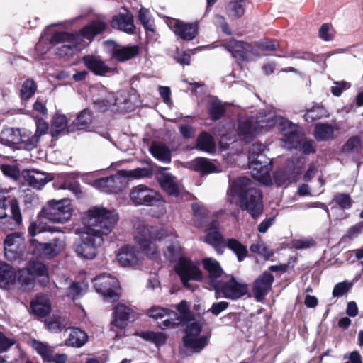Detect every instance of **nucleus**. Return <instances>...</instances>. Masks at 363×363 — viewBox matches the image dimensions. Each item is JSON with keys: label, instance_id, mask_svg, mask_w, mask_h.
I'll return each mask as SVG.
<instances>
[{"label": "nucleus", "instance_id": "nucleus-38", "mask_svg": "<svg viewBox=\"0 0 363 363\" xmlns=\"http://www.w3.org/2000/svg\"><path fill=\"white\" fill-rule=\"evenodd\" d=\"M88 340L86 333L79 328H73L67 340L66 344L77 348L82 347Z\"/></svg>", "mask_w": 363, "mask_h": 363}, {"label": "nucleus", "instance_id": "nucleus-47", "mask_svg": "<svg viewBox=\"0 0 363 363\" xmlns=\"http://www.w3.org/2000/svg\"><path fill=\"white\" fill-rule=\"evenodd\" d=\"M138 19L146 33H155L154 21L150 18L149 9L141 7L138 11Z\"/></svg>", "mask_w": 363, "mask_h": 363}, {"label": "nucleus", "instance_id": "nucleus-11", "mask_svg": "<svg viewBox=\"0 0 363 363\" xmlns=\"http://www.w3.org/2000/svg\"><path fill=\"white\" fill-rule=\"evenodd\" d=\"M96 291L111 301H116L119 298L118 291L120 284L118 279L110 274H103L96 277L94 281Z\"/></svg>", "mask_w": 363, "mask_h": 363}, {"label": "nucleus", "instance_id": "nucleus-37", "mask_svg": "<svg viewBox=\"0 0 363 363\" xmlns=\"http://www.w3.org/2000/svg\"><path fill=\"white\" fill-rule=\"evenodd\" d=\"M67 118L65 115H55L51 121L50 134L57 139L58 135L66 128L68 130Z\"/></svg>", "mask_w": 363, "mask_h": 363}, {"label": "nucleus", "instance_id": "nucleus-27", "mask_svg": "<svg viewBox=\"0 0 363 363\" xmlns=\"http://www.w3.org/2000/svg\"><path fill=\"white\" fill-rule=\"evenodd\" d=\"M92 112L89 108H84L79 112L77 118L68 126V132H74L88 127L92 122Z\"/></svg>", "mask_w": 363, "mask_h": 363}, {"label": "nucleus", "instance_id": "nucleus-58", "mask_svg": "<svg viewBox=\"0 0 363 363\" xmlns=\"http://www.w3.org/2000/svg\"><path fill=\"white\" fill-rule=\"evenodd\" d=\"M334 201L339 205L342 209H350L352 206V199L350 196L345 193H339L334 196Z\"/></svg>", "mask_w": 363, "mask_h": 363}, {"label": "nucleus", "instance_id": "nucleus-48", "mask_svg": "<svg viewBox=\"0 0 363 363\" xmlns=\"http://www.w3.org/2000/svg\"><path fill=\"white\" fill-rule=\"evenodd\" d=\"M244 1H228L225 6V10L229 18L238 19L245 13Z\"/></svg>", "mask_w": 363, "mask_h": 363}, {"label": "nucleus", "instance_id": "nucleus-29", "mask_svg": "<svg viewBox=\"0 0 363 363\" xmlns=\"http://www.w3.org/2000/svg\"><path fill=\"white\" fill-rule=\"evenodd\" d=\"M195 148L208 153H213L216 150L214 138L206 131H202L197 137Z\"/></svg>", "mask_w": 363, "mask_h": 363}, {"label": "nucleus", "instance_id": "nucleus-25", "mask_svg": "<svg viewBox=\"0 0 363 363\" xmlns=\"http://www.w3.org/2000/svg\"><path fill=\"white\" fill-rule=\"evenodd\" d=\"M30 186L40 189L52 180V177L37 169L28 170L24 175Z\"/></svg>", "mask_w": 363, "mask_h": 363}, {"label": "nucleus", "instance_id": "nucleus-43", "mask_svg": "<svg viewBox=\"0 0 363 363\" xmlns=\"http://www.w3.org/2000/svg\"><path fill=\"white\" fill-rule=\"evenodd\" d=\"M225 107L222 101L216 99L210 103L208 108V114L211 120L216 121L225 115Z\"/></svg>", "mask_w": 363, "mask_h": 363}, {"label": "nucleus", "instance_id": "nucleus-8", "mask_svg": "<svg viewBox=\"0 0 363 363\" xmlns=\"http://www.w3.org/2000/svg\"><path fill=\"white\" fill-rule=\"evenodd\" d=\"M130 198L135 206L160 207L165 203L160 194L144 184L134 186L130 191Z\"/></svg>", "mask_w": 363, "mask_h": 363}, {"label": "nucleus", "instance_id": "nucleus-16", "mask_svg": "<svg viewBox=\"0 0 363 363\" xmlns=\"http://www.w3.org/2000/svg\"><path fill=\"white\" fill-rule=\"evenodd\" d=\"M274 281V276L268 271H264L255 279L252 284V291L255 298L258 301H261L265 298L272 289Z\"/></svg>", "mask_w": 363, "mask_h": 363}, {"label": "nucleus", "instance_id": "nucleus-59", "mask_svg": "<svg viewBox=\"0 0 363 363\" xmlns=\"http://www.w3.org/2000/svg\"><path fill=\"white\" fill-rule=\"evenodd\" d=\"M67 296L73 300L79 298L82 295V289L77 282L72 283L67 289Z\"/></svg>", "mask_w": 363, "mask_h": 363}, {"label": "nucleus", "instance_id": "nucleus-33", "mask_svg": "<svg viewBox=\"0 0 363 363\" xmlns=\"http://www.w3.org/2000/svg\"><path fill=\"white\" fill-rule=\"evenodd\" d=\"M149 151L155 159L163 163L168 164L171 162V151L167 145L162 143H152Z\"/></svg>", "mask_w": 363, "mask_h": 363}, {"label": "nucleus", "instance_id": "nucleus-6", "mask_svg": "<svg viewBox=\"0 0 363 363\" xmlns=\"http://www.w3.org/2000/svg\"><path fill=\"white\" fill-rule=\"evenodd\" d=\"M182 343L185 348L190 349L192 353L201 352L208 344L210 336L201 335L203 327L202 319L193 318L185 324Z\"/></svg>", "mask_w": 363, "mask_h": 363}, {"label": "nucleus", "instance_id": "nucleus-55", "mask_svg": "<svg viewBox=\"0 0 363 363\" xmlns=\"http://www.w3.org/2000/svg\"><path fill=\"white\" fill-rule=\"evenodd\" d=\"M353 286V284L348 281H343L336 284L333 290V297H341L347 294Z\"/></svg>", "mask_w": 363, "mask_h": 363}, {"label": "nucleus", "instance_id": "nucleus-15", "mask_svg": "<svg viewBox=\"0 0 363 363\" xmlns=\"http://www.w3.org/2000/svg\"><path fill=\"white\" fill-rule=\"evenodd\" d=\"M258 118L262 128H269L277 126L280 131H286L291 129L292 127H296L291 121L272 112L267 113L265 111H260Z\"/></svg>", "mask_w": 363, "mask_h": 363}, {"label": "nucleus", "instance_id": "nucleus-10", "mask_svg": "<svg viewBox=\"0 0 363 363\" xmlns=\"http://www.w3.org/2000/svg\"><path fill=\"white\" fill-rule=\"evenodd\" d=\"M301 173V164L293 159H289L273 173L274 182L278 186L286 183H295L299 179Z\"/></svg>", "mask_w": 363, "mask_h": 363}, {"label": "nucleus", "instance_id": "nucleus-18", "mask_svg": "<svg viewBox=\"0 0 363 363\" xmlns=\"http://www.w3.org/2000/svg\"><path fill=\"white\" fill-rule=\"evenodd\" d=\"M82 62L86 67L96 76L104 77L116 72L115 68L108 66L99 56L85 55L82 57Z\"/></svg>", "mask_w": 363, "mask_h": 363}, {"label": "nucleus", "instance_id": "nucleus-49", "mask_svg": "<svg viewBox=\"0 0 363 363\" xmlns=\"http://www.w3.org/2000/svg\"><path fill=\"white\" fill-rule=\"evenodd\" d=\"M328 116L326 109L323 106L316 104L308 110L303 117L305 121L309 123Z\"/></svg>", "mask_w": 363, "mask_h": 363}, {"label": "nucleus", "instance_id": "nucleus-2", "mask_svg": "<svg viewBox=\"0 0 363 363\" xmlns=\"http://www.w3.org/2000/svg\"><path fill=\"white\" fill-rule=\"evenodd\" d=\"M203 267L208 273V284L210 289L215 291L216 299H218L222 294L224 298L235 301L248 293V285L242 281L238 280L234 276H231L228 281H223V270L216 259L211 257L203 259Z\"/></svg>", "mask_w": 363, "mask_h": 363}, {"label": "nucleus", "instance_id": "nucleus-63", "mask_svg": "<svg viewBox=\"0 0 363 363\" xmlns=\"http://www.w3.org/2000/svg\"><path fill=\"white\" fill-rule=\"evenodd\" d=\"M315 242L312 238L296 240L293 247L296 250L308 249L315 245Z\"/></svg>", "mask_w": 363, "mask_h": 363}, {"label": "nucleus", "instance_id": "nucleus-57", "mask_svg": "<svg viewBox=\"0 0 363 363\" xmlns=\"http://www.w3.org/2000/svg\"><path fill=\"white\" fill-rule=\"evenodd\" d=\"M351 87V84L345 80L333 82V86L331 87L330 91L334 96L339 97L341 96L344 91L349 89Z\"/></svg>", "mask_w": 363, "mask_h": 363}, {"label": "nucleus", "instance_id": "nucleus-46", "mask_svg": "<svg viewBox=\"0 0 363 363\" xmlns=\"http://www.w3.org/2000/svg\"><path fill=\"white\" fill-rule=\"evenodd\" d=\"M30 309L33 315L38 318L46 317L51 311V306L48 301L35 300L30 303Z\"/></svg>", "mask_w": 363, "mask_h": 363}, {"label": "nucleus", "instance_id": "nucleus-54", "mask_svg": "<svg viewBox=\"0 0 363 363\" xmlns=\"http://www.w3.org/2000/svg\"><path fill=\"white\" fill-rule=\"evenodd\" d=\"M9 204L11 213L10 218L15 221L16 225H21L22 223V215L18 200L16 199H11L9 201Z\"/></svg>", "mask_w": 363, "mask_h": 363}, {"label": "nucleus", "instance_id": "nucleus-39", "mask_svg": "<svg viewBox=\"0 0 363 363\" xmlns=\"http://www.w3.org/2000/svg\"><path fill=\"white\" fill-rule=\"evenodd\" d=\"M203 241L213 246L225 243L226 239L223 237L218 228L212 223L206 230V236Z\"/></svg>", "mask_w": 363, "mask_h": 363}, {"label": "nucleus", "instance_id": "nucleus-61", "mask_svg": "<svg viewBox=\"0 0 363 363\" xmlns=\"http://www.w3.org/2000/svg\"><path fill=\"white\" fill-rule=\"evenodd\" d=\"M169 310L161 307H152L148 312L150 318L156 320H162L164 318Z\"/></svg>", "mask_w": 363, "mask_h": 363}, {"label": "nucleus", "instance_id": "nucleus-36", "mask_svg": "<svg viewBox=\"0 0 363 363\" xmlns=\"http://www.w3.org/2000/svg\"><path fill=\"white\" fill-rule=\"evenodd\" d=\"M135 335L145 340V341L153 343L157 347L164 345L167 341L166 335L164 333L160 332L147 330L136 332Z\"/></svg>", "mask_w": 363, "mask_h": 363}, {"label": "nucleus", "instance_id": "nucleus-56", "mask_svg": "<svg viewBox=\"0 0 363 363\" xmlns=\"http://www.w3.org/2000/svg\"><path fill=\"white\" fill-rule=\"evenodd\" d=\"M143 233L152 240H161L166 235L164 230L152 226L144 227Z\"/></svg>", "mask_w": 363, "mask_h": 363}, {"label": "nucleus", "instance_id": "nucleus-4", "mask_svg": "<svg viewBox=\"0 0 363 363\" xmlns=\"http://www.w3.org/2000/svg\"><path fill=\"white\" fill-rule=\"evenodd\" d=\"M107 28L106 23L99 20H93L83 26L79 33L57 32L52 35L50 42L52 44L61 43L56 48V55L60 57L73 56L78 50V46L86 39L91 42L94 38L104 33Z\"/></svg>", "mask_w": 363, "mask_h": 363}, {"label": "nucleus", "instance_id": "nucleus-34", "mask_svg": "<svg viewBox=\"0 0 363 363\" xmlns=\"http://www.w3.org/2000/svg\"><path fill=\"white\" fill-rule=\"evenodd\" d=\"M153 174L152 167H137L133 169H121L119 170V175L121 179H141L143 177H149Z\"/></svg>", "mask_w": 363, "mask_h": 363}, {"label": "nucleus", "instance_id": "nucleus-22", "mask_svg": "<svg viewBox=\"0 0 363 363\" xmlns=\"http://www.w3.org/2000/svg\"><path fill=\"white\" fill-rule=\"evenodd\" d=\"M111 26L128 34L135 32L133 16L128 11L114 15L111 21Z\"/></svg>", "mask_w": 363, "mask_h": 363}, {"label": "nucleus", "instance_id": "nucleus-9", "mask_svg": "<svg viewBox=\"0 0 363 363\" xmlns=\"http://www.w3.org/2000/svg\"><path fill=\"white\" fill-rule=\"evenodd\" d=\"M36 130L35 133L30 137L26 136L25 134H21L19 129L16 131L12 130L13 134L17 133V136L12 139L14 144L20 145V148L26 150H32L35 148L40 140L42 135H45L49 129V124L41 118L35 120Z\"/></svg>", "mask_w": 363, "mask_h": 363}, {"label": "nucleus", "instance_id": "nucleus-26", "mask_svg": "<svg viewBox=\"0 0 363 363\" xmlns=\"http://www.w3.org/2000/svg\"><path fill=\"white\" fill-rule=\"evenodd\" d=\"M16 281V272L10 264L0 262V288L8 289Z\"/></svg>", "mask_w": 363, "mask_h": 363}, {"label": "nucleus", "instance_id": "nucleus-51", "mask_svg": "<svg viewBox=\"0 0 363 363\" xmlns=\"http://www.w3.org/2000/svg\"><path fill=\"white\" fill-rule=\"evenodd\" d=\"M37 89V86L34 80L31 79H26L22 84L21 89V98L28 99L34 95Z\"/></svg>", "mask_w": 363, "mask_h": 363}, {"label": "nucleus", "instance_id": "nucleus-64", "mask_svg": "<svg viewBox=\"0 0 363 363\" xmlns=\"http://www.w3.org/2000/svg\"><path fill=\"white\" fill-rule=\"evenodd\" d=\"M44 231H50L53 233L55 231L54 228L52 227H40L35 223H31L28 228V233L31 237H35L38 233H43Z\"/></svg>", "mask_w": 363, "mask_h": 363}, {"label": "nucleus", "instance_id": "nucleus-21", "mask_svg": "<svg viewBox=\"0 0 363 363\" xmlns=\"http://www.w3.org/2000/svg\"><path fill=\"white\" fill-rule=\"evenodd\" d=\"M30 243L33 245H35V248L40 254L48 257L57 256L63 249V242L57 238H54L48 242H40L33 238Z\"/></svg>", "mask_w": 363, "mask_h": 363}, {"label": "nucleus", "instance_id": "nucleus-45", "mask_svg": "<svg viewBox=\"0 0 363 363\" xmlns=\"http://www.w3.org/2000/svg\"><path fill=\"white\" fill-rule=\"evenodd\" d=\"M31 345L44 362L51 361V355L53 354V350L46 342L34 339L31 341Z\"/></svg>", "mask_w": 363, "mask_h": 363}, {"label": "nucleus", "instance_id": "nucleus-53", "mask_svg": "<svg viewBox=\"0 0 363 363\" xmlns=\"http://www.w3.org/2000/svg\"><path fill=\"white\" fill-rule=\"evenodd\" d=\"M280 51L281 52V54L273 55L275 57H293V58L310 61L311 60L310 57H311V54H312V52L301 50H296L295 52H291L283 51L282 50H280Z\"/></svg>", "mask_w": 363, "mask_h": 363}, {"label": "nucleus", "instance_id": "nucleus-14", "mask_svg": "<svg viewBox=\"0 0 363 363\" xmlns=\"http://www.w3.org/2000/svg\"><path fill=\"white\" fill-rule=\"evenodd\" d=\"M105 43L111 48V58L120 62H126L139 54L140 49L137 45H121L113 40H108Z\"/></svg>", "mask_w": 363, "mask_h": 363}, {"label": "nucleus", "instance_id": "nucleus-41", "mask_svg": "<svg viewBox=\"0 0 363 363\" xmlns=\"http://www.w3.org/2000/svg\"><path fill=\"white\" fill-rule=\"evenodd\" d=\"M18 281L21 289L27 292L34 288L35 279L25 267L18 271Z\"/></svg>", "mask_w": 363, "mask_h": 363}, {"label": "nucleus", "instance_id": "nucleus-13", "mask_svg": "<svg viewBox=\"0 0 363 363\" xmlns=\"http://www.w3.org/2000/svg\"><path fill=\"white\" fill-rule=\"evenodd\" d=\"M248 167L252 177L257 180L269 177L272 168L271 160L264 153L248 156Z\"/></svg>", "mask_w": 363, "mask_h": 363}, {"label": "nucleus", "instance_id": "nucleus-5", "mask_svg": "<svg viewBox=\"0 0 363 363\" xmlns=\"http://www.w3.org/2000/svg\"><path fill=\"white\" fill-rule=\"evenodd\" d=\"M164 256L170 262H177L175 272L180 277L181 281L186 289L194 291L196 286L191 281H200L202 272L191 260L182 255V247L178 241H167L164 250Z\"/></svg>", "mask_w": 363, "mask_h": 363}, {"label": "nucleus", "instance_id": "nucleus-50", "mask_svg": "<svg viewBox=\"0 0 363 363\" xmlns=\"http://www.w3.org/2000/svg\"><path fill=\"white\" fill-rule=\"evenodd\" d=\"M177 315V313L176 312L169 311L164 318L157 322L159 327L164 330L166 328H175L178 325H180L175 318Z\"/></svg>", "mask_w": 363, "mask_h": 363}, {"label": "nucleus", "instance_id": "nucleus-23", "mask_svg": "<svg viewBox=\"0 0 363 363\" xmlns=\"http://www.w3.org/2000/svg\"><path fill=\"white\" fill-rule=\"evenodd\" d=\"M156 179L161 188L169 195L177 197L180 191L176 181V177L171 173H157Z\"/></svg>", "mask_w": 363, "mask_h": 363}, {"label": "nucleus", "instance_id": "nucleus-30", "mask_svg": "<svg viewBox=\"0 0 363 363\" xmlns=\"http://www.w3.org/2000/svg\"><path fill=\"white\" fill-rule=\"evenodd\" d=\"M191 168L201 175H206L217 172V167L209 159L196 157L191 162Z\"/></svg>", "mask_w": 363, "mask_h": 363}, {"label": "nucleus", "instance_id": "nucleus-35", "mask_svg": "<svg viewBox=\"0 0 363 363\" xmlns=\"http://www.w3.org/2000/svg\"><path fill=\"white\" fill-rule=\"evenodd\" d=\"M145 234L142 235V238L138 239V244L141 250L147 255L150 259L157 260L159 259L160 255L153 240L145 237Z\"/></svg>", "mask_w": 363, "mask_h": 363}, {"label": "nucleus", "instance_id": "nucleus-60", "mask_svg": "<svg viewBox=\"0 0 363 363\" xmlns=\"http://www.w3.org/2000/svg\"><path fill=\"white\" fill-rule=\"evenodd\" d=\"M258 48L262 51H274L279 49V43L277 40L260 41Z\"/></svg>", "mask_w": 363, "mask_h": 363}, {"label": "nucleus", "instance_id": "nucleus-3", "mask_svg": "<svg viewBox=\"0 0 363 363\" xmlns=\"http://www.w3.org/2000/svg\"><path fill=\"white\" fill-rule=\"evenodd\" d=\"M229 192L236 200L237 205L242 211L257 220L264 212L262 191L255 187L253 182L247 177H239L230 181Z\"/></svg>", "mask_w": 363, "mask_h": 363}, {"label": "nucleus", "instance_id": "nucleus-1", "mask_svg": "<svg viewBox=\"0 0 363 363\" xmlns=\"http://www.w3.org/2000/svg\"><path fill=\"white\" fill-rule=\"evenodd\" d=\"M118 219V214L115 211L101 206L90 208L87 215L82 218L83 235L74 244L77 255L84 259H94L98 247L104 243L103 236L112 231Z\"/></svg>", "mask_w": 363, "mask_h": 363}, {"label": "nucleus", "instance_id": "nucleus-44", "mask_svg": "<svg viewBox=\"0 0 363 363\" xmlns=\"http://www.w3.org/2000/svg\"><path fill=\"white\" fill-rule=\"evenodd\" d=\"M31 345L44 362L51 361V355L53 354V350L46 342L34 339L31 341Z\"/></svg>", "mask_w": 363, "mask_h": 363}, {"label": "nucleus", "instance_id": "nucleus-20", "mask_svg": "<svg viewBox=\"0 0 363 363\" xmlns=\"http://www.w3.org/2000/svg\"><path fill=\"white\" fill-rule=\"evenodd\" d=\"M26 269L35 278L38 284L42 287H46L50 284V277L48 267L40 261L32 259L28 261L26 267Z\"/></svg>", "mask_w": 363, "mask_h": 363}, {"label": "nucleus", "instance_id": "nucleus-24", "mask_svg": "<svg viewBox=\"0 0 363 363\" xmlns=\"http://www.w3.org/2000/svg\"><path fill=\"white\" fill-rule=\"evenodd\" d=\"M117 260L119 264L123 267L137 264L138 259L135 247L126 245L120 248L117 254Z\"/></svg>", "mask_w": 363, "mask_h": 363}, {"label": "nucleus", "instance_id": "nucleus-42", "mask_svg": "<svg viewBox=\"0 0 363 363\" xmlns=\"http://www.w3.org/2000/svg\"><path fill=\"white\" fill-rule=\"evenodd\" d=\"M119 171L115 174L106 177H103L95 180V186L103 191L111 190L115 186V184L122 183Z\"/></svg>", "mask_w": 363, "mask_h": 363}, {"label": "nucleus", "instance_id": "nucleus-28", "mask_svg": "<svg viewBox=\"0 0 363 363\" xmlns=\"http://www.w3.org/2000/svg\"><path fill=\"white\" fill-rule=\"evenodd\" d=\"M113 314L112 324L121 329L125 328L128 325L127 322L132 318L131 310L124 305L115 307Z\"/></svg>", "mask_w": 363, "mask_h": 363}, {"label": "nucleus", "instance_id": "nucleus-32", "mask_svg": "<svg viewBox=\"0 0 363 363\" xmlns=\"http://www.w3.org/2000/svg\"><path fill=\"white\" fill-rule=\"evenodd\" d=\"M225 244L227 248L235 255L238 262H242L247 257L248 250L247 246L238 239L227 238Z\"/></svg>", "mask_w": 363, "mask_h": 363}, {"label": "nucleus", "instance_id": "nucleus-17", "mask_svg": "<svg viewBox=\"0 0 363 363\" xmlns=\"http://www.w3.org/2000/svg\"><path fill=\"white\" fill-rule=\"evenodd\" d=\"M199 28L197 21L185 22L179 19L175 20L173 26L174 35L184 41H191L195 39L199 34Z\"/></svg>", "mask_w": 363, "mask_h": 363}, {"label": "nucleus", "instance_id": "nucleus-12", "mask_svg": "<svg viewBox=\"0 0 363 363\" xmlns=\"http://www.w3.org/2000/svg\"><path fill=\"white\" fill-rule=\"evenodd\" d=\"M259 112L256 117L247 116L238 120V134L241 140L247 143L252 142L257 135L259 128H263L259 124Z\"/></svg>", "mask_w": 363, "mask_h": 363}, {"label": "nucleus", "instance_id": "nucleus-7", "mask_svg": "<svg viewBox=\"0 0 363 363\" xmlns=\"http://www.w3.org/2000/svg\"><path fill=\"white\" fill-rule=\"evenodd\" d=\"M40 213L50 221L65 223L72 215L71 201L69 199L50 200L42 208Z\"/></svg>", "mask_w": 363, "mask_h": 363}, {"label": "nucleus", "instance_id": "nucleus-52", "mask_svg": "<svg viewBox=\"0 0 363 363\" xmlns=\"http://www.w3.org/2000/svg\"><path fill=\"white\" fill-rule=\"evenodd\" d=\"M361 139L358 135L350 137L342 147L343 153H351L357 151L361 145Z\"/></svg>", "mask_w": 363, "mask_h": 363}, {"label": "nucleus", "instance_id": "nucleus-31", "mask_svg": "<svg viewBox=\"0 0 363 363\" xmlns=\"http://www.w3.org/2000/svg\"><path fill=\"white\" fill-rule=\"evenodd\" d=\"M313 135L320 142L333 140L334 136V128L328 123H318L315 125Z\"/></svg>", "mask_w": 363, "mask_h": 363}, {"label": "nucleus", "instance_id": "nucleus-62", "mask_svg": "<svg viewBox=\"0 0 363 363\" xmlns=\"http://www.w3.org/2000/svg\"><path fill=\"white\" fill-rule=\"evenodd\" d=\"M229 306V303L225 301L215 302L208 310L213 315L218 316Z\"/></svg>", "mask_w": 363, "mask_h": 363}, {"label": "nucleus", "instance_id": "nucleus-19", "mask_svg": "<svg viewBox=\"0 0 363 363\" xmlns=\"http://www.w3.org/2000/svg\"><path fill=\"white\" fill-rule=\"evenodd\" d=\"M224 47L239 64L247 62L252 51L251 45L236 40L229 41Z\"/></svg>", "mask_w": 363, "mask_h": 363}, {"label": "nucleus", "instance_id": "nucleus-40", "mask_svg": "<svg viewBox=\"0 0 363 363\" xmlns=\"http://www.w3.org/2000/svg\"><path fill=\"white\" fill-rule=\"evenodd\" d=\"M176 308L178 313H177V315L175 318L180 325L184 326L186 323L192 320V319L195 318L194 315L191 313L186 301L182 300L177 305Z\"/></svg>", "mask_w": 363, "mask_h": 363}]
</instances>
